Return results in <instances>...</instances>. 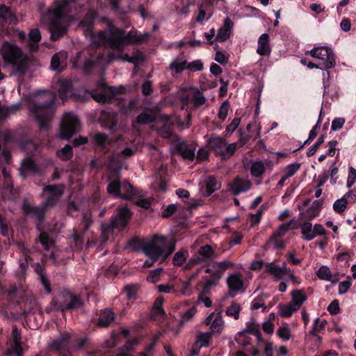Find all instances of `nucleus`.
Segmentation results:
<instances>
[{
	"mask_svg": "<svg viewBox=\"0 0 356 356\" xmlns=\"http://www.w3.org/2000/svg\"><path fill=\"white\" fill-rule=\"evenodd\" d=\"M79 0H56L49 11L42 17V22L49 26L51 39L56 40L67 31L70 13L76 8Z\"/></svg>",
	"mask_w": 356,
	"mask_h": 356,
	"instance_id": "1",
	"label": "nucleus"
},
{
	"mask_svg": "<svg viewBox=\"0 0 356 356\" xmlns=\"http://www.w3.org/2000/svg\"><path fill=\"white\" fill-rule=\"evenodd\" d=\"M56 93L49 90L38 92L31 97L30 111L42 129H47L55 108Z\"/></svg>",
	"mask_w": 356,
	"mask_h": 356,
	"instance_id": "2",
	"label": "nucleus"
},
{
	"mask_svg": "<svg viewBox=\"0 0 356 356\" xmlns=\"http://www.w3.org/2000/svg\"><path fill=\"white\" fill-rule=\"evenodd\" d=\"M147 34L140 35L135 31H131L125 34L120 29H111L109 31L99 32L93 36V41L99 44H106L113 49L121 51L129 44L140 43L147 38Z\"/></svg>",
	"mask_w": 356,
	"mask_h": 356,
	"instance_id": "3",
	"label": "nucleus"
},
{
	"mask_svg": "<svg viewBox=\"0 0 356 356\" xmlns=\"http://www.w3.org/2000/svg\"><path fill=\"white\" fill-rule=\"evenodd\" d=\"M63 185H47L43 188V194L46 196L44 203L40 207H33L27 201H24L22 209L26 215L42 221L48 207L54 205L60 199L64 191Z\"/></svg>",
	"mask_w": 356,
	"mask_h": 356,
	"instance_id": "4",
	"label": "nucleus"
},
{
	"mask_svg": "<svg viewBox=\"0 0 356 356\" xmlns=\"http://www.w3.org/2000/svg\"><path fill=\"white\" fill-rule=\"evenodd\" d=\"M124 90L122 87H109L103 81H101L98 83L96 90L89 92L83 88H80L74 94V97L77 101L85 102L88 101L90 97H92L97 102L104 103L115 98L118 99V95L122 94Z\"/></svg>",
	"mask_w": 356,
	"mask_h": 356,
	"instance_id": "5",
	"label": "nucleus"
},
{
	"mask_svg": "<svg viewBox=\"0 0 356 356\" xmlns=\"http://www.w3.org/2000/svg\"><path fill=\"white\" fill-rule=\"evenodd\" d=\"M175 243L168 241L163 236L154 235L143 243L141 249L147 257H153L165 260L174 250Z\"/></svg>",
	"mask_w": 356,
	"mask_h": 356,
	"instance_id": "6",
	"label": "nucleus"
},
{
	"mask_svg": "<svg viewBox=\"0 0 356 356\" xmlns=\"http://www.w3.org/2000/svg\"><path fill=\"white\" fill-rule=\"evenodd\" d=\"M1 54L5 63L12 65L20 73H24L28 66V58L20 48L16 45L5 42L1 49Z\"/></svg>",
	"mask_w": 356,
	"mask_h": 356,
	"instance_id": "7",
	"label": "nucleus"
},
{
	"mask_svg": "<svg viewBox=\"0 0 356 356\" xmlns=\"http://www.w3.org/2000/svg\"><path fill=\"white\" fill-rule=\"evenodd\" d=\"M234 266V264L232 261L226 259L221 261H211L201 267L200 269L204 268L205 273L209 275L204 278L205 281L204 290L207 291L211 286L217 285L225 271Z\"/></svg>",
	"mask_w": 356,
	"mask_h": 356,
	"instance_id": "8",
	"label": "nucleus"
},
{
	"mask_svg": "<svg viewBox=\"0 0 356 356\" xmlns=\"http://www.w3.org/2000/svg\"><path fill=\"white\" fill-rule=\"evenodd\" d=\"M131 216V211L127 206L119 207L118 213L112 218L111 223L103 225L102 227V234L104 239L105 241L107 240L110 232H113L115 229L120 230L124 228Z\"/></svg>",
	"mask_w": 356,
	"mask_h": 356,
	"instance_id": "9",
	"label": "nucleus"
},
{
	"mask_svg": "<svg viewBox=\"0 0 356 356\" xmlns=\"http://www.w3.org/2000/svg\"><path fill=\"white\" fill-rule=\"evenodd\" d=\"M307 54H309L312 57L319 60V65L322 70H327L335 66L334 54L330 48L318 47L307 51ZM325 75L329 77L330 72L327 71L325 73H323L324 77Z\"/></svg>",
	"mask_w": 356,
	"mask_h": 356,
	"instance_id": "10",
	"label": "nucleus"
},
{
	"mask_svg": "<svg viewBox=\"0 0 356 356\" xmlns=\"http://www.w3.org/2000/svg\"><path fill=\"white\" fill-rule=\"evenodd\" d=\"M108 181L107 191L115 197L131 199L134 196L135 191L133 186L127 181L120 182L119 177L113 179L111 176H109Z\"/></svg>",
	"mask_w": 356,
	"mask_h": 356,
	"instance_id": "11",
	"label": "nucleus"
},
{
	"mask_svg": "<svg viewBox=\"0 0 356 356\" xmlns=\"http://www.w3.org/2000/svg\"><path fill=\"white\" fill-rule=\"evenodd\" d=\"M216 245H204L197 250V254L191 257L184 267V270H190L198 264L208 260L218 257L216 252Z\"/></svg>",
	"mask_w": 356,
	"mask_h": 356,
	"instance_id": "12",
	"label": "nucleus"
},
{
	"mask_svg": "<svg viewBox=\"0 0 356 356\" xmlns=\"http://www.w3.org/2000/svg\"><path fill=\"white\" fill-rule=\"evenodd\" d=\"M80 122L76 115L72 113H65L60 126L59 137L69 140L78 132Z\"/></svg>",
	"mask_w": 356,
	"mask_h": 356,
	"instance_id": "13",
	"label": "nucleus"
},
{
	"mask_svg": "<svg viewBox=\"0 0 356 356\" xmlns=\"http://www.w3.org/2000/svg\"><path fill=\"white\" fill-rule=\"evenodd\" d=\"M302 238L305 241H309L314 239L318 236H323L326 232L324 227L321 224L312 225L309 220L300 222L299 225Z\"/></svg>",
	"mask_w": 356,
	"mask_h": 356,
	"instance_id": "14",
	"label": "nucleus"
},
{
	"mask_svg": "<svg viewBox=\"0 0 356 356\" xmlns=\"http://www.w3.org/2000/svg\"><path fill=\"white\" fill-rule=\"evenodd\" d=\"M265 272L273 276L276 281L289 280L294 278L292 271L285 264L280 266L274 262L266 263L265 264Z\"/></svg>",
	"mask_w": 356,
	"mask_h": 356,
	"instance_id": "15",
	"label": "nucleus"
},
{
	"mask_svg": "<svg viewBox=\"0 0 356 356\" xmlns=\"http://www.w3.org/2000/svg\"><path fill=\"white\" fill-rule=\"evenodd\" d=\"M229 293L232 296L240 293L244 289L245 281L243 276L238 272L229 274L226 280Z\"/></svg>",
	"mask_w": 356,
	"mask_h": 356,
	"instance_id": "16",
	"label": "nucleus"
},
{
	"mask_svg": "<svg viewBox=\"0 0 356 356\" xmlns=\"http://www.w3.org/2000/svg\"><path fill=\"white\" fill-rule=\"evenodd\" d=\"M49 347L57 351L60 356H68L70 354V334L65 333L53 341Z\"/></svg>",
	"mask_w": 356,
	"mask_h": 356,
	"instance_id": "17",
	"label": "nucleus"
},
{
	"mask_svg": "<svg viewBox=\"0 0 356 356\" xmlns=\"http://www.w3.org/2000/svg\"><path fill=\"white\" fill-rule=\"evenodd\" d=\"M250 180L241 177H236L228 184V190L234 195L248 191L251 188Z\"/></svg>",
	"mask_w": 356,
	"mask_h": 356,
	"instance_id": "18",
	"label": "nucleus"
},
{
	"mask_svg": "<svg viewBox=\"0 0 356 356\" xmlns=\"http://www.w3.org/2000/svg\"><path fill=\"white\" fill-rule=\"evenodd\" d=\"M67 53L64 51L55 54L51 58V69L58 72L63 71L67 66Z\"/></svg>",
	"mask_w": 356,
	"mask_h": 356,
	"instance_id": "19",
	"label": "nucleus"
},
{
	"mask_svg": "<svg viewBox=\"0 0 356 356\" xmlns=\"http://www.w3.org/2000/svg\"><path fill=\"white\" fill-rule=\"evenodd\" d=\"M13 343L6 352V356H22L23 350L20 344L21 337L17 328L12 332Z\"/></svg>",
	"mask_w": 356,
	"mask_h": 356,
	"instance_id": "20",
	"label": "nucleus"
},
{
	"mask_svg": "<svg viewBox=\"0 0 356 356\" xmlns=\"http://www.w3.org/2000/svg\"><path fill=\"white\" fill-rule=\"evenodd\" d=\"M67 292L58 295L54 298L51 302L50 305L47 307V312H50L51 311H61L65 312L67 310Z\"/></svg>",
	"mask_w": 356,
	"mask_h": 356,
	"instance_id": "21",
	"label": "nucleus"
},
{
	"mask_svg": "<svg viewBox=\"0 0 356 356\" xmlns=\"http://www.w3.org/2000/svg\"><path fill=\"white\" fill-rule=\"evenodd\" d=\"M234 23L232 21L227 17L223 22L222 26L218 29L216 40L218 42H225L232 35Z\"/></svg>",
	"mask_w": 356,
	"mask_h": 356,
	"instance_id": "22",
	"label": "nucleus"
},
{
	"mask_svg": "<svg viewBox=\"0 0 356 356\" xmlns=\"http://www.w3.org/2000/svg\"><path fill=\"white\" fill-rule=\"evenodd\" d=\"M115 59H120L123 61H127L134 65H138L139 63L143 60V56L140 52H136L131 56H129L127 54H115L113 53H110L108 55V62L111 63Z\"/></svg>",
	"mask_w": 356,
	"mask_h": 356,
	"instance_id": "23",
	"label": "nucleus"
},
{
	"mask_svg": "<svg viewBox=\"0 0 356 356\" xmlns=\"http://www.w3.org/2000/svg\"><path fill=\"white\" fill-rule=\"evenodd\" d=\"M243 165L245 168H250L251 175L254 177H259L265 172V165L261 161H251L246 159Z\"/></svg>",
	"mask_w": 356,
	"mask_h": 356,
	"instance_id": "24",
	"label": "nucleus"
},
{
	"mask_svg": "<svg viewBox=\"0 0 356 356\" xmlns=\"http://www.w3.org/2000/svg\"><path fill=\"white\" fill-rule=\"evenodd\" d=\"M270 52L269 35L267 33H263L258 39L257 53L260 56H268Z\"/></svg>",
	"mask_w": 356,
	"mask_h": 356,
	"instance_id": "25",
	"label": "nucleus"
},
{
	"mask_svg": "<svg viewBox=\"0 0 356 356\" xmlns=\"http://www.w3.org/2000/svg\"><path fill=\"white\" fill-rule=\"evenodd\" d=\"M39 172L38 165L29 158L23 160L20 168V174L26 177L29 174H37Z\"/></svg>",
	"mask_w": 356,
	"mask_h": 356,
	"instance_id": "26",
	"label": "nucleus"
},
{
	"mask_svg": "<svg viewBox=\"0 0 356 356\" xmlns=\"http://www.w3.org/2000/svg\"><path fill=\"white\" fill-rule=\"evenodd\" d=\"M122 166V161L119 159L118 155H113L108 161L107 168L111 172L110 176L113 179L118 177V172Z\"/></svg>",
	"mask_w": 356,
	"mask_h": 356,
	"instance_id": "27",
	"label": "nucleus"
},
{
	"mask_svg": "<svg viewBox=\"0 0 356 356\" xmlns=\"http://www.w3.org/2000/svg\"><path fill=\"white\" fill-rule=\"evenodd\" d=\"M41 40V34L38 29H31L29 33L28 46L31 51H35L38 49Z\"/></svg>",
	"mask_w": 356,
	"mask_h": 356,
	"instance_id": "28",
	"label": "nucleus"
},
{
	"mask_svg": "<svg viewBox=\"0 0 356 356\" xmlns=\"http://www.w3.org/2000/svg\"><path fill=\"white\" fill-rule=\"evenodd\" d=\"M72 85L70 80H62L60 81V88L58 89L59 97L62 99H66L71 96H74L72 92Z\"/></svg>",
	"mask_w": 356,
	"mask_h": 356,
	"instance_id": "29",
	"label": "nucleus"
},
{
	"mask_svg": "<svg viewBox=\"0 0 356 356\" xmlns=\"http://www.w3.org/2000/svg\"><path fill=\"white\" fill-rule=\"evenodd\" d=\"M168 69L176 74L181 73L187 69V61L184 58L177 57L169 65Z\"/></svg>",
	"mask_w": 356,
	"mask_h": 356,
	"instance_id": "30",
	"label": "nucleus"
},
{
	"mask_svg": "<svg viewBox=\"0 0 356 356\" xmlns=\"http://www.w3.org/2000/svg\"><path fill=\"white\" fill-rule=\"evenodd\" d=\"M321 209V203L320 201L316 200L313 202L312 206L306 211L303 215V218L307 220H311L319 215Z\"/></svg>",
	"mask_w": 356,
	"mask_h": 356,
	"instance_id": "31",
	"label": "nucleus"
},
{
	"mask_svg": "<svg viewBox=\"0 0 356 356\" xmlns=\"http://www.w3.org/2000/svg\"><path fill=\"white\" fill-rule=\"evenodd\" d=\"M307 300V296L303 291L295 290L291 292V303L296 306L298 309Z\"/></svg>",
	"mask_w": 356,
	"mask_h": 356,
	"instance_id": "32",
	"label": "nucleus"
},
{
	"mask_svg": "<svg viewBox=\"0 0 356 356\" xmlns=\"http://www.w3.org/2000/svg\"><path fill=\"white\" fill-rule=\"evenodd\" d=\"M327 324V321L324 319H321L319 318H316L314 321V323L312 327V330L306 334L307 336L312 335L319 339L318 334L321 332L322 330L324 329L325 325Z\"/></svg>",
	"mask_w": 356,
	"mask_h": 356,
	"instance_id": "33",
	"label": "nucleus"
},
{
	"mask_svg": "<svg viewBox=\"0 0 356 356\" xmlns=\"http://www.w3.org/2000/svg\"><path fill=\"white\" fill-rule=\"evenodd\" d=\"M163 298H158L154 302L153 309L151 312V318L154 319H159L165 316V312L161 306Z\"/></svg>",
	"mask_w": 356,
	"mask_h": 356,
	"instance_id": "34",
	"label": "nucleus"
},
{
	"mask_svg": "<svg viewBox=\"0 0 356 356\" xmlns=\"http://www.w3.org/2000/svg\"><path fill=\"white\" fill-rule=\"evenodd\" d=\"M67 310H73L81 308L83 306L82 301L70 292H67Z\"/></svg>",
	"mask_w": 356,
	"mask_h": 356,
	"instance_id": "35",
	"label": "nucleus"
},
{
	"mask_svg": "<svg viewBox=\"0 0 356 356\" xmlns=\"http://www.w3.org/2000/svg\"><path fill=\"white\" fill-rule=\"evenodd\" d=\"M115 316L113 312L109 309H105L100 314L99 318V325L101 326H107L114 321Z\"/></svg>",
	"mask_w": 356,
	"mask_h": 356,
	"instance_id": "36",
	"label": "nucleus"
},
{
	"mask_svg": "<svg viewBox=\"0 0 356 356\" xmlns=\"http://www.w3.org/2000/svg\"><path fill=\"white\" fill-rule=\"evenodd\" d=\"M225 327V322L222 318V315L220 313L216 314L215 318H213L211 325V329L213 333L220 334Z\"/></svg>",
	"mask_w": 356,
	"mask_h": 356,
	"instance_id": "37",
	"label": "nucleus"
},
{
	"mask_svg": "<svg viewBox=\"0 0 356 356\" xmlns=\"http://www.w3.org/2000/svg\"><path fill=\"white\" fill-rule=\"evenodd\" d=\"M188 257V252L187 250H180L177 252L173 257V264L177 266H183L184 268L187 263L186 261Z\"/></svg>",
	"mask_w": 356,
	"mask_h": 356,
	"instance_id": "38",
	"label": "nucleus"
},
{
	"mask_svg": "<svg viewBox=\"0 0 356 356\" xmlns=\"http://www.w3.org/2000/svg\"><path fill=\"white\" fill-rule=\"evenodd\" d=\"M278 309L280 315L284 318H289L295 312L298 310V309L291 302H289L287 305H279Z\"/></svg>",
	"mask_w": 356,
	"mask_h": 356,
	"instance_id": "39",
	"label": "nucleus"
},
{
	"mask_svg": "<svg viewBox=\"0 0 356 356\" xmlns=\"http://www.w3.org/2000/svg\"><path fill=\"white\" fill-rule=\"evenodd\" d=\"M209 144L216 152L222 150L226 145V140L220 136H213L209 140Z\"/></svg>",
	"mask_w": 356,
	"mask_h": 356,
	"instance_id": "40",
	"label": "nucleus"
},
{
	"mask_svg": "<svg viewBox=\"0 0 356 356\" xmlns=\"http://www.w3.org/2000/svg\"><path fill=\"white\" fill-rule=\"evenodd\" d=\"M266 245L268 248H273L274 249H282L285 246V243L283 240H282V238L277 236L275 234H273Z\"/></svg>",
	"mask_w": 356,
	"mask_h": 356,
	"instance_id": "41",
	"label": "nucleus"
},
{
	"mask_svg": "<svg viewBox=\"0 0 356 356\" xmlns=\"http://www.w3.org/2000/svg\"><path fill=\"white\" fill-rule=\"evenodd\" d=\"M189 96L195 106L203 105L206 102V98L202 92L192 90Z\"/></svg>",
	"mask_w": 356,
	"mask_h": 356,
	"instance_id": "42",
	"label": "nucleus"
},
{
	"mask_svg": "<svg viewBox=\"0 0 356 356\" xmlns=\"http://www.w3.org/2000/svg\"><path fill=\"white\" fill-rule=\"evenodd\" d=\"M241 308L239 304L236 302H232L230 306L226 309V314L229 316L233 317L235 320L239 318V314Z\"/></svg>",
	"mask_w": 356,
	"mask_h": 356,
	"instance_id": "43",
	"label": "nucleus"
},
{
	"mask_svg": "<svg viewBox=\"0 0 356 356\" xmlns=\"http://www.w3.org/2000/svg\"><path fill=\"white\" fill-rule=\"evenodd\" d=\"M156 117V115L154 112H151L149 113H144L137 117L136 122L140 124H147L155 120Z\"/></svg>",
	"mask_w": 356,
	"mask_h": 356,
	"instance_id": "44",
	"label": "nucleus"
},
{
	"mask_svg": "<svg viewBox=\"0 0 356 356\" xmlns=\"http://www.w3.org/2000/svg\"><path fill=\"white\" fill-rule=\"evenodd\" d=\"M211 338V333L209 332L200 333L197 336L195 343L199 345L200 347H206L209 345Z\"/></svg>",
	"mask_w": 356,
	"mask_h": 356,
	"instance_id": "45",
	"label": "nucleus"
},
{
	"mask_svg": "<svg viewBox=\"0 0 356 356\" xmlns=\"http://www.w3.org/2000/svg\"><path fill=\"white\" fill-rule=\"evenodd\" d=\"M348 204V203L345 200V198L342 197L341 198L337 200L334 202L333 209L336 213L341 214L345 211L346 209L347 208Z\"/></svg>",
	"mask_w": 356,
	"mask_h": 356,
	"instance_id": "46",
	"label": "nucleus"
},
{
	"mask_svg": "<svg viewBox=\"0 0 356 356\" xmlns=\"http://www.w3.org/2000/svg\"><path fill=\"white\" fill-rule=\"evenodd\" d=\"M316 275L321 280L330 281L332 278V273L330 268L326 266H321L317 273Z\"/></svg>",
	"mask_w": 356,
	"mask_h": 356,
	"instance_id": "47",
	"label": "nucleus"
},
{
	"mask_svg": "<svg viewBox=\"0 0 356 356\" xmlns=\"http://www.w3.org/2000/svg\"><path fill=\"white\" fill-rule=\"evenodd\" d=\"M293 220L290 221L288 223L282 224L277 231H275L273 234L277 235V236L282 238L291 229H296V227L292 226Z\"/></svg>",
	"mask_w": 356,
	"mask_h": 356,
	"instance_id": "48",
	"label": "nucleus"
},
{
	"mask_svg": "<svg viewBox=\"0 0 356 356\" xmlns=\"http://www.w3.org/2000/svg\"><path fill=\"white\" fill-rule=\"evenodd\" d=\"M57 156L62 160H69L72 157V148L67 145L60 151L57 152Z\"/></svg>",
	"mask_w": 356,
	"mask_h": 356,
	"instance_id": "49",
	"label": "nucleus"
},
{
	"mask_svg": "<svg viewBox=\"0 0 356 356\" xmlns=\"http://www.w3.org/2000/svg\"><path fill=\"white\" fill-rule=\"evenodd\" d=\"M300 168V164L298 163H293L289 164L284 170V175L286 177H293Z\"/></svg>",
	"mask_w": 356,
	"mask_h": 356,
	"instance_id": "50",
	"label": "nucleus"
},
{
	"mask_svg": "<svg viewBox=\"0 0 356 356\" xmlns=\"http://www.w3.org/2000/svg\"><path fill=\"white\" fill-rule=\"evenodd\" d=\"M236 341L240 346L245 347L250 343L251 338L245 332H239L236 337Z\"/></svg>",
	"mask_w": 356,
	"mask_h": 356,
	"instance_id": "51",
	"label": "nucleus"
},
{
	"mask_svg": "<svg viewBox=\"0 0 356 356\" xmlns=\"http://www.w3.org/2000/svg\"><path fill=\"white\" fill-rule=\"evenodd\" d=\"M200 269H198L194 274L191 275V277L189 278V280L186 282H184L183 283L181 289V293L183 296H189L191 294L192 290L191 287V282L193 277H195L197 274L200 273Z\"/></svg>",
	"mask_w": 356,
	"mask_h": 356,
	"instance_id": "52",
	"label": "nucleus"
},
{
	"mask_svg": "<svg viewBox=\"0 0 356 356\" xmlns=\"http://www.w3.org/2000/svg\"><path fill=\"white\" fill-rule=\"evenodd\" d=\"M196 314V309L195 307H191L187 309L185 312H184L181 316L179 324L184 325L187 322L190 321Z\"/></svg>",
	"mask_w": 356,
	"mask_h": 356,
	"instance_id": "53",
	"label": "nucleus"
},
{
	"mask_svg": "<svg viewBox=\"0 0 356 356\" xmlns=\"http://www.w3.org/2000/svg\"><path fill=\"white\" fill-rule=\"evenodd\" d=\"M162 268H157L149 272L147 277V281L150 283H156L160 280V274L162 272Z\"/></svg>",
	"mask_w": 356,
	"mask_h": 356,
	"instance_id": "54",
	"label": "nucleus"
},
{
	"mask_svg": "<svg viewBox=\"0 0 356 356\" xmlns=\"http://www.w3.org/2000/svg\"><path fill=\"white\" fill-rule=\"evenodd\" d=\"M13 15L8 7L0 5V24L4 21L11 20Z\"/></svg>",
	"mask_w": 356,
	"mask_h": 356,
	"instance_id": "55",
	"label": "nucleus"
},
{
	"mask_svg": "<svg viewBox=\"0 0 356 356\" xmlns=\"http://www.w3.org/2000/svg\"><path fill=\"white\" fill-rule=\"evenodd\" d=\"M236 148V143H230L225 145L222 150L218 152V154H222L224 156L229 157L234 153Z\"/></svg>",
	"mask_w": 356,
	"mask_h": 356,
	"instance_id": "56",
	"label": "nucleus"
},
{
	"mask_svg": "<svg viewBox=\"0 0 356 356\" xmlns=\"http://www.w3.org/2000/svg\"><path fill=\"white\" fill-rule=\"evenodd\" d=\"M277 334L283 340L288 341L291 337V332L289 327L282 326L277 330Z\"/></svg>",
	"mask_w": 356,
	"mask_h": 356,
	"instance_id": "57",
	"label": "nucleus"
},
{
	"mask_svg": "<svg viewBox=\"0 0 356 356\" xmlns=\"http://www.w3.org/2000/svg\"><path fill=\"white\" fill-rule=\"evenodd\" d=\"M179 152L180 155L186 159L193 160L195 157V150L186 147H179Z\"/></svg>",
	"mask_w": 356,
	"mask_h": 356,
	"instance_id": "58",
	"label": "nucleus"
},
{
	"mask_svg": "<svg viewBox=\"0 0 356 356\" xmlns=\"http://www.w3.org/2000/svg\"><path fill=\"white\" fill-rule=\"evenodd\" d=\"M157 288H158V291L160 293H177V291L175 290L174 285L170 284L169 283L159 284V285H158Z\"/></svg>",
	"mask_w": 356,
	"mask_h": 356,
	"instance_id": "59",
	"label": "nucleus"
},
{
	"mask_svg": "<svg viewBox=\"0 0 356 356\" xmlns=\"http://www.w3.org/2000/svg\"><path fill=\"white\" fill-rule=\"evenodd\" d=\"M348 177L346 182L347 188H351L356 181V169L350 166L348 168Z\"/></svg>",
	"mask_w": 356,
	"mask_h": 356,
	"instance_id": "60",
	"label": "nucleus"
},
{
	"mask_svg": "<svg viewBox=\"0 0 356 356\" xmlns=\"http://www.w3.org/2000/svg\"><path fill=\"white\" fill-rule=\"evenodd\" d=\"M207 191L210 195L213 193L217 188V180L214 177H209L207 180Z\"/></svg>",
	"mask_w": 356,
	"mask_h": 356,
	"instance_id": "61",
	"label": "nucleus"
},
{
	"mask_svg": "<svg viewBox=\"0 0 356 356\" xmlns=\"http://www.w3.org/2000/svg\"><path fill=\"white\" fill-rule=\"evenodd\" d=\"M229 110V104L227 101H225L221 104V106L219 108L218 118L222 120H225V118H227V116L228 115Z\"/></svg>",
	"mask_w": 356,
	"mask_h": 356,
	"instance_id": "62",
	"label": "nucleus"
},
{
	"mask_svg": "<svg viewBox=\"0 0 356 356\" xmlns=\"http://www.w3.org/2000/svg\"><path fill=\"white\" fill-rule=\"evenodd\" d=\"M40 241L41 244L45 249L50 248L53 243V241L49 238V235L45 232H41L40 234Z\"/></svg>",
	"mask_w": 356,
	"mask_h": 356,
	"instance_id": "63",
	"label": "nucleus"
},
{
	"mask_svg": "<svg viewBox=\"0 0 356 356\" xmlns=\"http://www.w3.org/2000/svg\"><path fill=\"white\" fill-rule=\"evenodd\" d=\"M348 204L356 202V188L349 191L343 196Z\"/></svg>",
	"mask_w": 356,
	"mask_h": 356,
	"instance_id": "64",
	"label": "nucleus"
}]
</instances>
